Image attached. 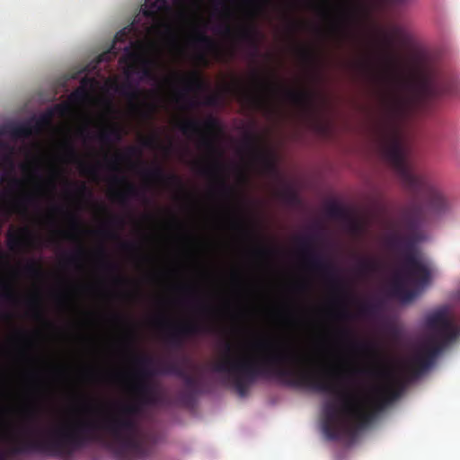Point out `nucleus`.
I'll list each match as a JSON object with an SVG mask.
<instances>
[{"instance_id": "obj_1", "label": "nucleus", "mask_w": 460, "mask_h": 460, "mask_svg": "<svg viewBox=\"0 0 460 460\" xmlns=\"http://www.w3.org/2000/svg\"><path fill=\"white\" fill-rule=\"evenodd\" d=\"M267 354L260 358H233L228 354L213 365V371L225 374L241 397H245L251 386L259 379H278L288 386L305 388L321 394H338V401H327L323 405L322 429L329 440L343 435H355L366 429L390 402L399 398V370H384L376 365L353 370L364 377H385L388 384L375 389L370 396L357 389L353 393H338L337 386L324 371L291 367L301 361V354L290 346L270 342L258 343Z\"/></svg>"}, {"instance_id": "obj_2", "label": "nucleus", "mask_w": 460, "mask_h": 460, "mask_svg": "<svg viewBox=\"0 0 460 460\" xmlns=\"http://www.w3.org/2000/svg\"><path fill=\"white\" fill-rule=\"evenodd\" d=\"M139 368L136 372V382L132 390L135 399L119 407L116 414L105 420L79 418L64 429H58L53 439L48 443H33L38 450L49 451L54 455H74L90 444L100 439L101 431H105L112 439L115 455L119 460H144L150 451L139 439L140 424L137 417L146 406H155L160 401L156 385L151 378L161 370L155 371L149 366L153 358L140 355L136 358Z\"/></svg>"}, {"instance_id": "obj_3", "label": "nucleus", "mask_w": 460, "mask_h": 460, "mask_svg": "<svg viewBox=\"0 0 460 460\" xmlns=\"http://www.w3.org/2000/svg\"><path fill=\"white\" fill-rule=\"evenodd\" d=\"M387 245L394 250L403 252L402 263L395 270L387 286L389 297L402 303L413 301L427 285L429 279V270L418 257L414 244L411 240L400 235H391Z\"/></svg>"}, {"instance_id": "obj_4", "label": "nucleus", "mask_w": 460, "mask_h": 460, "mask_svg": "<svg viewBox=\"0 0 460 460\" xmlns=\"http://www.w3.org/2000/svg\"><path fill=\"white\" fill-rule=\"evenodd\" d=\"M178 128L185 136H199V146L206 150L212 157H214V160L209 166H204L201 168L199 171L201 174H217L224 170L225 165L220 161L222 151L216 144L215 139L211 136L205 134L202 130V128L207 131L217 130L218 128V121L217 119L209 116L203 122L195 119H189L181 121Z\"/></svg>"}, {"instance_id": "obj_5", "label": "nucleus", "mask_w": 460, "mask_h": 460, "mask_svg": "<svg viewBox=\"0 0 460 460\" xmlns=\"http://www.w3.org/2000/svg\"><path fill=\"white\" fill-rule=\"evenodd\" d=\"M380 147L384 158L406 181L413 182L414 176L406 161V149L399 128L389 119L381 129Z\"/></svg>"}, {"instance_id": "obj_6", "label": "nucleus", "mask_w": 460, "mask_h": 460, "mask_svg": "<svg viewBox=\"0 0 460 460\" xmlns=\"http://www.w3.org/2000/svg\"><path fill=\"white\" fill-rule=\"evenodd\" d=\"M433 371L440 356L460 338V318L448 316L445 312L433 310Z\"/></svg>"}, {"instance_id": "obj_7", "label": "nucleus", "mask_w": 460, "mask_h": 460, "mask_svg": "<svg viewBox=\"0 0 460 460\" xmlns=\"http://www.w3.org/2000/svg\"><path fill=\"white\" fill-rule=\"evenodd\" d=\"M304 255L307 265L314 270L322 273L334 287L341 286L343 282L337 274V269L332 262L324 259L314 250L316 238L314 235L297 236L295 239Z\"/></svg>"}, {"instance_id": "obj_8", "label": "nucleus", "mask_w": 460, "mask_h": 460, "mask_svg": "<svg viewBox=\"0 0 460 460\" xmlns=\"http://www.w3.org/2000/svg\"><path fill=\"white\" fill-rule=\"evenodd\" d=\"M252 77L256 85L254 91L245 88L240 81L235 83V88L240 99L254 110L268 109L269 95L275 93L279 88V85L261 78L257 71L253 72Z\"/></svg>"}, {"instance_id": "obj_9", "label": "nucleus", "mask_w": 460, "mask_h": 460, "mask_svg": "<svg viewBox=\"0 0 460 460\" xmlns=\"http://www.w3.org/2000/svg\"><path fill=\"white\" fill-rule=\"evenodd\" d=\"M34 429L31 427L24 425L20 429V437L15 439V443L7 451H4L0 449V460H7L9 456H18V455H31V454H40L48 456H55V457H68L70 455H54L49 451L38 450L35 449L31 444L33 443H48L51 441L54 436L57 434L58 430H55L49 433V436L46 439H28L25 438V435L31 434Z\"/></svg>"}, {"instance_id": "obj_10", "label": "nucleus", "mask_w": 460, "mask_h": 460, "mask_svg": "<svg viewBox=\"0 0 460 460\" xmlns=\"http://www.w3.org/2000/svg\"><path fill=\"white\" fill-rule=\"evenodd\" d=\"M435 50L433 49V103L436 100H447L460 97V86L456 76L449 71H442L435 66Z\"/></svg>"}, {"instance_id": "obj_11", "label": "nucleus", "mask_w": 460, "mask_h": 460, "mask_svg": "<svg viewBox=\"0 0 460 460\" xmlns=\"http://www.w3.org/2000/svg\"><path fill=\"white\" fill-rule=\"evenodd\" d=\"M212 331V325L207 322L188 321L174 326L167 334V343L174 349L183 345L185 338L207 333Z\"/></svg>"}, {"instance_id": "obj_12", "label": "nucleus", "mask_w": 460, "mask_h": 460, "mask_svg": "<svg viewBox=\"0 0 460 460\" xmlns=\"http://www.w3.org/2000/svg\"><path fill=\"white\" fill-rule=\"evenodd\" d=\"M267 3V0L253 2L252 4L255 10L249 13L250 22L241 26L235 33V36L239 40L245 42L252 49V58L258 57L259 46L261 40V33L254 24L253 20L255 19L257 13L261 11Z\"/></svg>"}, {"instance_id": "obj_13", "label": "nucleus", "mask_w": 460, "mask_h": 460, "mask_svg": "<svg viewBox=\"0 0 460 460\" xmlns=\"http://www.w3.org/2000/svg\"><path fill=\"white\" fill-rule=\"evenodd\" d=\"M71 111V105L68 102L56 104L51 109L38 118H32L26 122L14 123L15 125H24L30 131L27 136H22V138H28L34 134H40L43 128L51 125L52 119L55 114L66 116Z\"/></svg>"}, {"instance_id": "obj_14", "label": "nucleus", "mask_w": 460, "mask_h": 460, "mask_svg": "<svg viewBox=\"0 0 460 460\" xmlns=\"http://www.w3.org/2000/svg\"><path fill=\"white\" fill-rule=\"evenodd\" d=\"M259 137L253 134H247L243 140V146L250 152L252 159L260 164L266 172H271L275 168L271 155L259 146Z\"/></svg>"}, {"instance_id": "obj_15", "label": "nucleus", "mask_w": 460, "mask_h": 460, "mask_svg": "<svg viewBox=\"0 0 460 460\" xmlns=\"http://www.w3.org/2000/svg\"><path fill=\"white\" fill-rule=\"evenodd\" d=\"M64 146V155L66 161L70 163L76 164L80 172L83 175L90 176L93 179L98 177V168L96 165H93L85 163L82 159H80L78 153L74 146L73 143L70 141H66L63 145Z\"/></svg>"}, {"instance_id": "obj_16", "label": "nucleus", "mask_w": 460, "mask_h": 460, "mask_svg": "<svg viewBox=\"0 0 460 460\" xmlns=\"http://www.w3.org/2000/svg\"><path fill=\"white\" fill-rule=\"evenodd\" d=\"M33 239L31 231L23 227L17 232L8 231L6 234V245L12 252H19L29 245Z\"/></svg>"}, {"instance_id": "obj_17", "label": "nucleus", "mask_w": 460, "mask_h": 460, "mask_svg": "<svg viewBox=\"0 0 460 460\" xmlns=\"http://www.w3.org/2000/svg\"><path fill=\"white\" fill-rule=\"evenodd\" d=\"M113 181L116 183H123L125 185L124 191H115L112 193V199L121 205L128 203L129 198H141L144 197V193L140 191L136 185L128 181L124 176L113 177Z\"/></svg>"}, {"instance_id": "obj_18", "label": "nucleus", "mask_w": 460, "mask_h": 460, "mask_svg": "<svg viewBox=\"0 0 460 460\" xmlns=\"http://www.w3.org/2000/svg\"><path fill=\"white\" fill-rule=\"evenodd\" d=\"M161 372L163 374H170L181 378L184 381L186 387L191 392L197 391L199 386V379L188 374L187 371L178 364H167Z\"/></svg>"}, {"instance_id": "obj_19", "label": "nucleus", "mask_w": 460, "mask_h": 460, "mask_svg": "<svg viewBox=\"0 0 460 460\" xmlns=\"http://www.w3.org/2000/svg\"><path fill=\"white\" fill-rule=\"evenodd\" d=\"M143 175L146 179L155 181L158 182L176 185L182 187L181 179L175 174H165L164 169L161 166H155L151 169H146L143 171Z\"/></svg>"}, {"instance_id": "obj_20", "label": "nucleus", "mask_w": 460, "mask_h": 460, "mask_svg": "<svg viewBox=\"0 0 460 460\" xmlns=\"http://www.w3.org/2000/svg\"><path fill=\"white\" fill-rule=\"evenodd\" d=\"M29 134L30 131L24 125H15L14 122H10L0 126V137L9 136L13 139H21L22 136ZM4 148H9V143L0 139V152Z\"/></svg>"}, {"instance_id": "obj_21", "label": "nucleus", "mask_w": 460, "mask_h": 460, "mask_svg": "<svg viewBox=\"0 0 460 460\" xmlns=\"http://www.w3.org/2000/svg\"><path fill=\"white\" fill-rule=\"evenodd\" d=\"M181 81L183 84V90L180 93L181 99H186L187 93L190 92L200 91L205 87V82L198 71H194L189 75L181 76Z\"/></svg>"}, {"instance_id": "obj_22", "label": "nucleus", "mask_w": 460, "mask_h": 460, "mask_svg": "<svg viewBox=\"0 0 460 460\" xmlns=\"http://www.w3.org/2000/svg\"><path fill=\"white\" fill-rule=\"evenodd\" d=\"M114 90L130 102H137L140 101L143 95V91L129 79H127L121 84H115Z\"/></svg>"}, {"instance_id": "obj_23", "label": "nucleus", "mask_w": 460, "mask_h": 460, "mask_svg": "<svg viewBox=\"0 0 460 460\" xmlns=\"http://www.w3.org/2000/svg\"><path fill=\"white\" fill-rule=\"evenodd\" d=\"M433 223L435 219L449 210L451 203L446 194L433 186Z\"/></svg>"}, {"instance_id": "obj_24", "label": "nucleus", "mask_w": 460, "mask_h": 460, "mask_svg": "<svg viewBox=\"0 0 460 460\" xmlns=\"http://www.w3.org/2000/svg\"><path fill=\"white\" fill-rule=\"evenodd\" d=\"M167 9V0H146L143 13L147 18L155 19L162 12Z\"/></svg>"}, {"instance_id": "obj_25", "label": "nucleus", "mask_w": 460, "mask_h": 460, "mask_svg": "<svg viewBox=\"0 0 460 460\" xmlns=\"http://www.w3.org/2000/svg\"><path fill=\"white\" fill-rule=\"evenodd\" d=\"M284 94L287 100L297 106H308L311 104V94L304 90L285 89Z\"/></svg>"}, {"instance_id": "obj_26", "label": "nucleus", "mask_w": 460, "mask_h": 460, "mask_svg": "<svg viewBox=\"0 0 460 460\" xmlns=\"http://www.w3.org/2000/svg\"><path fill=\"white\" fill-rule=\"evenodd\" d=\"M352 347L356 351L362 353L371 360L376 361L378 358L377 346L372 341H356L352 343Z\"/></svg>"}, {"instance_id": "obj_27", "label": "nucleus", "mask_w": 460, "mask_h": 460, "mask_svg": "<svg viewBox=\"0 0 460 460\" xmlns=\"http://www.w3.org/2000/svg\"><path fill=\"white\" fill-rule=\"evenodd\" d=\"M379 42L385 50V58L390 65L394 64L396 57L394 53V39L392 35L382 32L380 35Z\"/></svg>"}, {"instance_id": "obj_28", "label": "nucleus", "mask_w": 460, "mask_h": 460, "mask_svg": "<svg viewBox=\"0 0 460 460\" xmlns=\"http://www.w3.org/2000/svg\"><path fill=\"white\" fill-rule=\"evenodd\" d=\"M122 135L120 129L115 126L102 129L97 135V138L103 144H110L113 141H119Z\"/></svg>"}, {"instance_id": "obj_29", "label": "nucleus", "mask_w": 460, "mask_h": 460, "mask_svg": "<svg viewBox=\"0 0 460 460\" xmlns=\"http://www.w3.org/2000/svg\"><path fill=\"white\" fill-rule=\"evenodd\" d=\"M194 44L205 50H215L217 49L216 41L202 31H199L193 39Z\"/></svg>"}, {"instance_id": "obj_30", "label": "nucleus", "mask_w": 460, "mask_h": 460, "mask_svg": "<svg viewBox=\"0 0 460 460\" xmlns=\"http://www.w3.org/2000/svg\"><path fill=\"white\" fill-rule=\"evenodd\" d=\"M23 271L27 276L33 279H41L45 274L40 264L34 260H30L26 263L23 267Z\"/></svg>"}, {"instance_id": "obj_31", "label": "nucleus", "mask_w": 460, "mask_h": 460, "mask_svg": "<svg viewBox=\"0 0 460 460\" xmlns=\"http://www.w3.org/2000/svg\"><path fill=\"white\" fill-rule=\"evenodd\" d=\"M379 269V263L370 258L361 259L358 264V271L360 274L375 272Z\"/></svg>"}, {"instance_id": "obj_32", "label": "nucleus", "mask_w": 460, "mask_h": 460, "mask_svg": "<svg viewBox=\"0 0 460 460\" xmlns=\"http://www.w3.org/2000/svg\"><path fill=\"white\" fill-rule=\"evenodd\" d=\"M100 253H101V255H102L103 258H105L104 264H103L104 268H105L106 270H110V271H112V272L117 273V275H116V276H115V278H114V282H115L117 285H123V284H125V283L127 282V280H126V279H125V278H123L122 276H120V275L119 274V265H118V264H116V263H114V262H111V261H107V260H106V254H105V252H104V250H103V249H102V250L100 251Z\"/></svg>"}, {"instance_id": "obj_33", "label": "nucleus", "mask_w": 460, "mask_h": 460, "mask_svg": "<svg viewBox=\"0 0 460 460\" xmlns=\"http://www.w3.org/2000/svg\"><path fill=\"white\" fill-rule=\"evenodd\" d=\"M0 153L2 155V165L4 168H8L10 172H13L14 169V161L13 158L14 154L13 146L9 144V148H4Z\"/></svg>"}, {"instance_id": "obj_34", "label": "nucleus", "mask_w": 460, "mask_h": 460, "mask_svg": "<svg viewBox=\"0 0 460 460\" xmlns=\"http://www.w3.org/2000/svg\"><path fill=\"white\" fill-rule=\"evenodd\" d=\"M0 296L6 302L16 303L18 296L13 287L7 283H2Z\"/></svg>"}, {"instance_id": "obj_35", "label": "nucleus", "mask_w": 460, "mask_h": 460, "mask_svg": "<svg viewBox=\"0 0 460 460\" xmlns=\"http://www.w3.org/2000/svg\"><path fill=\"white\" fill-rule=\"evenodd\" d=\"M153 62L150 59H142L141 60V78L148 79V80H155V75L152 69Z\"/></svg>"}, {"instance_id": "obj_36", "label": "nucleus", "mask_w": 460, "mask_h": 460, "mask_svg": "<svg viewBox=\"0 0 460 460\" xmlns=\"http://www.w3.org/2000/svg\"><path fill=\"white\" fill-rule=\"evenodd\" d=\"M89 98V93L86 90V88L81 86L75 89L70 95H69V102L72 103H81L88 100Z\"/></svg>"}, {"instance_id": "obj_37", "label": "nucleus", "mask_w": 460, "mask_h": 460, "mask_svg": "<svg viewBox=\"0 0 460 460\" xmlns=\"http://www.w3.org/2000/svg\"><path fill=\"white\" fill-rule=\"evenodd\" d=\"M378 311V305L376 304L360 303L358 305V313L364 316L375 315Z\"/></svg>"}, {"instance_id": "obj_38", "label": "nucleus", "mask_w": 460, "mask_h": 460, "mask_svg": "<svg viewBox=\"0 0 460 460\" xmlns=\"http://www.w3.org/2000/svg\"><path fill=\"white\" fill-rule=\"evenodd\" d=\"M327 214L332 218H341L344 217L345 211L340 205L332 203L327 207Z\"/></svg>"}, {"instance_id": "obj_39", "label": "nucleus", "mask_w": 460, "mask_h": 460, "mask_svg": "<svg viewBox=\"0 0 460 460\" xmlns=\"http://www.w3.org/2000/svg\"><path fill=\"white\" fill-rule=\"evenodd\" d=\"M66 216L70 222L71 229L75 232H79L81 229V222L75 213L66 211Z\"/></svg>"}, {"instance_id": "obj_40", "label": "nucleus", "mask_w": 460, "mask_h": 460, "mask_svg": "<svg viewBox=\"0 0 460 460\" xmlns=\"http://www.w3.org/2000/svg\"><path fill=\"white\" fill-rule=\"evenodd\" d=\"M219 190H220V192L225 197H227V198L233 197L235 193L234 188L231 187L230 185H228L224 179L220 180V181H219Z\"/></svg>"}, {"instance_id": "obj_41", "label": "nucleus", "mask_w": 460, "mask_h": 460, "mask_svg": "<svg viewBox=\"0 0 460 460\" xmlns=\"http://www.w3.org/2000/svg\"><path fill=\"white\" fill-rule=\"evenodd\" d=\"M39 298L37 296H33L29 299L30 305L31 308L33 309V316L36 319H41L43 317V314L40 308V302Z\"/></svg>"}, {"instance_id": "obj_42", "label": "nucleus", "mask_w": 460, "mask_h": 460, "mask_svg": "<svg viewBox=\"0 0 460 460\" xmlns=\"http://www.w3.org/2000/svg\"><path fill=\"white\" fill-rule=\"evenodd\" d=\"M215 31L226 37H230L234 34V30L228 22H225L221 25H218L215 29Z\"/></svg>"}, {"instance_id": "obj_43", "label": "nucleus", "mask_w": 460, "mask_h": 460, "mask_svg": "<svg viewBox=\"0 0 460 460\" xmlns=\"http://www.w3.org/2000/svg\"><path fill=\"white\" fill-rule=\"evenodd\" d=\"M84 253L85 251L83 247L78 248L75 252L67 256V262L70 264L76 263L79 260H81L84 257Z\"/></svg>"}, {"instance_id": "obj_44", "label": "nucleus", "mask_w": 460, "mask_h": 460, "mask_svg": "<svg viewBox=\"0 0 460 460\" xmlns=\"http://www.w3.org/2000/svg\"><path fill=\"white\" fill-rule=\"evenodd\" d=\"M23 181L14 176H11L8 180V187L10 191H14L22 188Z\"/></svg>"}, {"instance_id": "obj_45", "label": "nucleus", "mask_w": 460, "mask_h": 460, "mask_svg": "<svg viewBox=\"0 0 460 460\" xmlns=\"http://www.w3.org/2000/svg\"><path fill=\"white\" fill-rule=\"evenodd\" d=\"M26 422H32L36 419L37 411L35 407L30 406L24 411Z\"/></svg>"}, {"instance_id": "obj_46", "label": "nucleus", "mask_w": 460, "mask_h": 460, "mask_svg": "<svg viewBox=\"0 0 460 460\" xmlns=\"http://www.w3.org/2000/svg\"><path fill=\"white\" fill-rule=\"evenodd\" d=\"M125 159V156L121 154H116L112 161L111 162V167L113 170H119V164Z\"/></svg>"}, {"instance_id": "obj_47", "label": "nucleus", "mask_w": 460, "mask_h": 460, "mask_svg": "<svg viewBox=\"0 0 460 460\" xmlns=\"http://www.w3.org/2000/svg\"><path fill=\"white\" fill-rule=\"evenodd\" d=\"M402 106V101L400 99H395L390 105H389V111L392 115L397 113Z\"/></svg>"}, {"instance_id": "obj_48", "label": "nucleus", "mask_w": 460, "mask_h": 460, "mask_svg": "<svg viewBox=\"0 0 460 460\" xmlns=\"http://www.w3.org/2000/svg\"><path fill=\"white\" fill-rule=\"evenodd\" d=\"M21 201L26 204H32L36 201V197L33 194H27L21 200L15 202V204H20Z\"/></svg>"}, {"instance_id": "obj_49", "label": "nucleus", "mask_w": 460, "mask_h": 460, "mask_svg": "<svg viewBox=\"0 0 460 460\" xmlns=\"http://www.w3.org/2000/svg\"><path fill=\"white\" fill-rule=\"evenodd\" d=\"M157 143V137L155 136L147 137L144 140L143 145L146 147H154Z\"/></svg>"}, {"instance_id": "obj_50", "label": "nucleus", "mask_w": 460, "mask_h": 460, "mask_svg": "<svg viewBox=\"0 0 460 460\" xmlns=\"http://www.w3.org/2000/svg\"><path fill=\"white\" fill-rule=\"evenodd\" d=\"M77 192L80 195H84V194L91 195V191L88 190L87 186L84 182L77 184Z\"/></svg>"}, {"instance_id": "obj_51", "label": "nucleus", "mask_w": 460, "mask_h": 460, "mask_svg": "<svg viewBox=\"0 0 460 460\" xmlns=\"http://www.w3.org/2000/svg\"><path fill=\"white\" fill-rule=\"evenodd\" d=\"M218 102L217 95H209L207 97L205 103L208 106H216Z\"/></svg>"}, {"instance_id": "obj_52", "label": "nucleus", "mask_w": 460, "mask_h": 460, "mask_svg": "<svg viewBox=\"0 0 460 460\" xmlns=\"http://www.w3.org/2000/svg\"><path fill=\"white\" fill-rule=\"evenodd\" d=\"M128 38V32L126 31V29L121 30L115 35V40L116 41H125Z\"/></svg>"}, {"instance_id": "obj_53", "label": "nucleus", "mask_w": 460, "mask_h": 460, "mask_svg": "<svg viewBox=\"0 0 460 460\" xmlns=\"http://www.w3.org/2000/svg\"><path fill=\"white\" fill-rule=\"evenodd\" d=\"M339 317L344 320H350L352 319V314L349 310L344 309L340 312Z\"/></svg>"}, {"instance_id": "obj_54", "label": "nucleus", "mask_w": 460, "mask_h": 460, "mask_svg": "<svg viewBox=\"0 0 460 460\" xmlns=\"http://www.w3.org/2000/svg\"><path fill=\"white\" fill-rule=\"evenodd\" d=\"M301 55L305 59L311 60L313 58L312 51L307 49H301Z\"/></svg>"}, {"instance_id": "obj_55", "label": "nucleus", "mask_w": 460, "mask_h": 460, "mask_svg": "<svg viewBox=\"0 0 460 460\" xmlns=\"http://www.w3.org/2000/svg\"><path fill=\"white\" fill-rule=\"evenodd\" d=\"M425 325L427 329H431V313H426Z\"/></svg>"}, {"instance_id": "obj_56", "label": "nucleus", "mask_w": 460, "mask_h": 460, "mask_svg": "<svg viewBox=\"0 0 460 460\" xmlns=\"http://www.w3.org/2000/svg\"><path fill=\"white\" fill-rule=\"evenodd\" d=\"M254 252L256 253V255L263 256V255H266L269 253V250L265 249V248H259V249H256L254 251Z\"/></svg>"}, {"instance_id": "obj_57", "label": "nucleus", "mask_w": 460, "mask_h": 460, "mask_svg": "<svg viewBox=\"0 0 460 460\" xmlns=\"http://www.w3.org/2000/svg\"><path fill=\"white\" fill-rule=\"evenodd\" d=\"M121 247L124 250H132L135 247V245L132 243L124 242L121 243Z\"/></svg>"}, {"instance_id": "obj_58", "label": "nucleus", "mask_w": 460, "mask_h": 460, "mask_svg": "<svg viewBox=\"0 0 460 460\" xmlns=\"http://www.w3.org/2000/svg\"><path fill=\"white\" fill-rule=\"evenodd\" d=\"M101 233H102V234H104V235L108 236V237H111V238H115V237H117V234H114L113 232L108 231V230H106V229H102V230L101 231Z\"/></svg>"}, {"instance_id": "obj_59", "label": "nucleus", "mask_w": 460, "mask_h": 460, "mask_svg": "<svg viewBox=\"0 0 460 460\" xmlns=\"http://www.w3.org/2000/svg\"><path fill=\"white\" fill-rule=\"evenodd\" d=\"M79 135H80V136H82V137H83V136H84V135H86L87 137H89L90 132H89V130L87 129V128H80V129H79Z\"/></svg>"}, {"instance_id": "obj_60", "label": "nucleus", "mask_w": 460, "mask_h": 460, "mask_svg": "<svg viewBox=\"0 0 460 460\" xmlns=\"http://www.w3.org/2000/svg\"><path fill=\"white\" fill-rule=\"evenodd\" d=\"M358 66L362 68V69H369L370 67V65L367 63V62H360L358 64Z\"/></svg>"}, {"instance_id": "obj_61", "label": "nucleus", "mask_w": 460, "mask_h": 460, "mask_svg": "<svg viewBox=\"0 0 460 460\" xmlns=\"http://www.w3.org/2000/svg\"><path fill=\"white\" fill-rule=\"evenodd\" d=\"M198 58H199V60L200 62H202V63H205V64H207V63H208V60H207L206 55H205V54H203V53L199 54V55H198Z\"/></svg>"}, {"instance_id": "obj_62", "label": "nucleus", "mask_w": 460, "mask_h": 460, "mask_svg": "<svg viewBox=\"0 0 460 460\" xmlns=\"http://www.w3.org/2000/svg\"><path fill=\"white\" fill-rule=\"evenodd\" d=\"M125 50L127 51L128 53V56L130 58H137V55L133 52L130 51V48L129 47H127L125 48Z\"/></svg>"}, {"instance_id": "obj_63", "label": "nucleus", "mask_w": 460, "mask_h": 460, "mask_svg": "<svg viewBox=\"0 0 460 460\" xmlns=\"http://www.w3.org/2000/svg\"><path fill=\"white\" fill-rule=\"evenodd\" d=\"M128 153L129 155H136L137 153V149L136 147H133V146L128 147Z\"/></svg>"}, {"instance_id": "obj_64", "label": "nucleus", "mask_w": 460, "mask_h": 460, "mask_svg": "<svg viewBox=\"0 0 460 460\" xmlns=\"http://www.w3.org/2000/svg\"><path fill=\"white\" fill-rule=\"evenodd\" d=\"M112 223H114L116 225H119V226H122V224H123L122 219L119 217H113Z\"/></svg>"}]
</instances>
